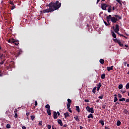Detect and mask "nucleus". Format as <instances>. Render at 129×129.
I'll return each mask as SVG.
<instances>
[{"label": "nucleus", "mask_w": 129, "mask_h": 129, "mask_svg": "<svg viewBox=\"0 0 129 129\" xmlns=\"http://www.w3.org/2000/svg\"><path fill=\"white\" fill-rule=\"evenodd\" d=\"M49 7V9H46L42 11L43 14H46V13H52L54 11H56L58 9L61 8V3L59 1H56L55 2H51L47 6Z\"/></svg>", "instance_id": "1"}, {"label": "nucleus", "mask_w": 129, "mask_h": 129, "mask_svg": "<svg viewBox=\"0 0 129 129\" xmlns=\"http://www.w3.org/2000/svg\"><path fill=\"white\" fill-rule=\"evenodd\" d=\"M109 5L103 3L101 4V8L103 11H107L106 8L109 7Z\"/></svg>", "instance_id": "2"}, {"label": "nucleus", "mask_w": 129, "mask_h": 129, "mask_svg": "<svg viewBox=\"0 0 129 129\" xmlns=\"http://www.w3.org/2000/svg\"><path fill=\"white\" fill-rule=\"evenodd\" d=\"M86 109L88 111V112H91V113H94V110H93V107L90 108V106H88L86 107Z\"/></svg>", "instance_id": "3"}, {"label": "nucleus", "mask_w": 129, "mask_h": 129, "mask_svg": "<svg viewBox=\"0 0 129 129\" xmlns=\"http://www.w3.org/2000/svg\"><path fill=\"white\" fill-rule=\"evenodd\" d=\"M113 29L115 33H116L117 34V33H118V31H119V26L118 25V24H116L115 28L114 27V26H113Z\"/></svg>", "instance_id": "4"}, {"label": "nucleus", "mask_w": 129, "mask_h": 129, "mask_svg": "<svg viewBox=\"0 0 129 129\" xmlns=\"http://www.w3.org/2000/svg\"><path fill=\"white\" fill-rule=\"evenodd\" d=\"M112 18V17L111 16V15H109L106 17V20H107V23H109V22L111 21Z\"/></svg>", "instance_id": "5"}, {"label": "nucleus", "mask_w": 129, "mask_h": 129, "mask_svg": "<svg viewBox=\"0 0 129 129\" xmlns=\"http://www.w3.org/2000/svg\"><path fill=\"white\" fill-rule=\"evenodd\" d=\"M12 44H14V45H16V46H19V45H20V43H19V41L15 40V39H13Z\"/></svg>", "instance_id": "6"}, {"label": "nucleus", "mask_w": 129, "mask_h": 129, "mask_svg": "<svg viewBox=\"0 0 129 129\" xmlns=\"http://www.w3.org/2000/svg\"><path fill=\"white\" fill-rule=\"evenodd\" d=\"M111 21L112 23H113L114 24L116 23V22H117L118 20L117 19H116L115 17H112Z\"/></svg>", "instance_id": "7"}, {"label": "nucleus", "mask_w": 129, "mask_h": 129, "mask_svg": "<svg viewBox=\"0 0 129 129\" xmlns=\"http://www.w3.org/2000/svg\"><path fill=\"white\" fill-rule=\"evenodd\" d=\"M53 118L54 119L58 118V116L57 115V112L56 111H53Z\"/></svg>", "instance_id": "8"}, {"label": "nucleus", "mask_w": 129, "mask_h": 129, "mask_svg": "<svg viewBox=\"0 0 129 129\" xmlns=\"http://www.w3.org/2000/svg\"><path fill=\"white\" fill-rule=\"evenodd\" d=\"M57 122L58 124H60V126H63V122H62V120L60 119H57Z\"/></svg>", "instance_id": "9"}, {"label": "nucleus", "mask_w": 129, "mask_h": 129, "mask_svg": "<svg viewBox=\"0 0 129 129\" xmlns=\"http://www.w3.org/2000/svg\"><path fill=\"white\" fill-rule=\"evenodd\" d=\"M63 115L64 116V118H67V117H69L70 116V115H69V112H66L63 114Z\"/></svg>", "instance_id": "10"}, {"label": "nucleus", "mask_w": 129, "mask_h": 129, "mask_svg": "<svg viewBox=\"0 0 129 129\" xmlns=\"http://www.w3.org/2000/svg\"><path fill=\"white\" fill-rule=\"evenodd\" d=\"M107 70L108 72L110 71V70H113V66L107 67Z\"/></svg>", "instance_id": "11"}, {"label": "nucleus", "mask_w": 129, "mask_h": 129, "mask_svg": "<svg viewBox=\"0 0 129 129\" xmlns=\"http://www.w3.org/2000/svg\"><path fill=\"white\" fill-rule=\"evenodd\" d=\"M102 84H101V83H99V84L98 85H97V91H99V89H100V88L102 86Z\"/></svg>", "instance_id": "12"}, {"label": "nucleus", "mask_w": 129, "mask_h": 129, "mask_svg": "<svg viewBox=\"0 0 129 129\" xmlns=\"http://www.w3.org/2000/svg\"><path fill=\"white\" fill-rule=\"evenodd\" d=\"M114 17H115V18L116 19H117V20H118H118H121V16H119L118 15H114Z\"/></svg>", "instance_id": "13"}, {"label": "nucleus", "mask_w": 129, "mask_h": 129, "mask_svg": "<svg viewBox=\"0 0 129 129\" xmlns=\"http://www.w3.org/2000/svg\"><path fill=\"white\" fill-rule=\"evenodd\" d=\"M22 53H23V51L22 50V49L18 50V52H17V56H20V55H21Z\"/></svg>", "instance_id": "14"}, {"label": "nucleus", "mask_w": 129, "mask_h": 129, "mask_svg": "<svg viewBox=\"0 0 129 129\" xmlns=\"http://www.w3.org/2000/svg\"><path fill=\"white\" fill-rule=\"evenodd\" d=\"M113 41H114L115 43H117V44H118V42L120 41V40L117 39V38H115V39H113Z\"/></svg>", "instance_id": "15"}, {"label": "nucleus", "mask_w": 129, "mask_h": 129, "mask_svg": "<svg viewBox=\"0 0 129 129\" xmlns=\"http://www.w3.org/2000/svg\"><path fill=\"white\" fill-rule=\"evenodd\" d=\"M108 13H111V6L110 5H109L108 6Z\"/></svg>", "instance_id": "16"}, {"label": "nucleus", "mask_w": 129, "mask_h": 129, "mask_svg": "<svg viewBox=\"0 0 129 129\" xmlns=\"http://www.w3.org/2000/svg\"><path fill=\"white\" fill-rule=\"evenodd\" d=\"M111 35H112L113 38H114V39H115V38H116V35L115 34L114 32H113V31L111 32Z\"/></svg>", "instance_id": "17"}, {"label": "nucleus", "mask_w": 129, "mask_h": 129, "mask_svg": "<svg viewBox=\"0 0 129 129\" xmlns=\"http://www.w3.org/2000/svg\"><path fill=\"white\" fill-rule=\"evenodd\" d=\"M75 118V120H76V121H80V120H79V117H78V116L76 115L74 117Z\"/></svg>", "instance_id": "18"}, {"label": "nucleus", "mask_w": 129, "mask_h": 129, "mask_svg": "<svg viewBox=\"0 0 129 129\" xmlns=\"http://www.w3.org/2000/svg\"><path fill=\"white\" fill-rule=\"evenodd\" d=\"M46 112L48 115L51 116V110L50 109H47Z\"/></svg>", "instance_id": "19"}, {"label": "nucleus", "mask_w": 129, "mask_h": 129, "mask_svg": "<svg viewBox=\"0 0 129 129\" xmlns=\"http://www.w3.org/2000/svg\"><path fill=\"white\" fill-rule=\"evenodd\" d=\"M121 124V122H120L119 120H118L117 121L116 125L117 126H119V125H120Z\"/></svg>", "instance_id": "20"}, {"label": "nucleus", "mask_w": 129, "mask_h": 129, "mask_svg": "<svg viewBox=\"0 0 129 129\" xmlns=\"http://www.w3.org/2000/svg\"><path fill=\"white\" fill-rule=\"evenodd\" d=\"M96 88H97V87H95L93 90H92V92L94 94H95L96 92Z\"/></svg>", "instance_id": "21"}, {"label": "nucleus", "mask_w": 129, "mask_h": 129, "mask_svg": "<svg viewBox=\"0 0 129 129\" xmlns=\"http://www.w3.org/2000/svg\"><path fill=\"white\" fill-rule=\"evenodd\" d=\"M100 63H101V64H104V59L101 58L99 60Z\"/></svg>", "instance_id": "22"}, {"label": "nucleus", "mask_w": 129, "mask_h": 129, "mask_svg": "<svg viewBox=\"0 0 129 129\" xmlns=\"http://www.w3.org/2000/svg\"><path fill=\"white\" fill-rule=\"evenodd\" d=\"M76 108L78 112H80V108H79V106H76Z\"/></svg>", "instance_id": "23"}, {"label": "nucleus", "mask_w": 129, "mask_h": 129, "mask_svg": "<svg viewBox=\"0 0 129 129\" xmlns=\"http://www.w3.org/2000/svg\"><path fill=\"white\" fill-rule=\"evenodd\" d=\"M101 78L102 79H105V74H102L101 76Z\"/></svg>", "instance_id": "24"}, {"label": "nucleus", "mask_w": 129, "mask_h": 129, "mask_svg": "<svg viewBox=\"0 0 129 129\" xmlns=\"http://www.w3.org/2000/svg\"><path fill=\"white\" fill-rule=\"evenodd\" d=\"M45 108L47 110V109H50V105L49 104H46L45 106Z\"/></svg>", "instance_id": "25"}, {"label": "nucleus", "mask_w": 129, "mask_h": 129, "mask_svg": "<svg viewBox=\"0 0 129 129\" xmlns=\"http://www.w3.org/2000/svg\"><path fill=\"white\" fill-rule=\"evenodd\" d=\"M93 118V115L92 114H90L88 116V118Z\"/></svg>", "instance_id": "26"}, {"label": "nucleus", "mask_w": 129, "mask_h": 129, "mask_svg": "<svg viewBox=\"0 0 129 129\" xmlns=\"http://www.w3.org/2000/svg\"><path fill=\"white\" fill-rule=\"evenodd\" d=\"M13 41H14V39H10L8 40V43H11V44H13Z\"/></svg>", "instance_id": "27"}, {"label": "nucleus", "mask_w": 129, "mask_h": 129, "mask_svg": "<svg viewBox=\"0 0 129 129\" xmlns=\"http://www.w3.org/2000/svg\"><path fill=\"white\" fill-rule=\"evenodd\" d=\"M99 123H101L102 125H104V121L103 120H100Z\"/></svg>", "instance_id": "28"}, {"label": "nucleus", "mask_w": 129, "mask_h": 129, "mask_svg": "<svg viewBox=\"0 0 129 129\" xmlns=\"http://www.w3.org/2000/svg\"><path fill=\"white\" fill-rule=\"evenodd\" d=\"M43 124V121H40L39 123H38V125H40V126H42Z\"/></svg>", "instance_id": "29"}, {"label": "nucleus", "mask_w": 129, "mask_h": 129, "mask_svg": "<svg viewBox=\"0 0 129 129\" xmlns=\"http://www.w3.org/2000/svg\"><path fill=\"white\" fill-rule=\"evenodd\" d=\"M118 100V99H117V97H114V102H116Z\"/></svg>", "instance_id": "30"}, {"label": "nucleus", "mask_w": 129, "mask_h": 129, "mask_svg": "<svg viewBox=\"0 0 129 129\" xmlns=\"http://www.w3.org/2000/svg\"><path fill=\"white\" fill-rule=\"evenodd\" d=\"M122 87H123V86H122V84L119 85V86H118V89H121L122 88Z\"/></svg>", "instance_id": "31"}, {"label": "nucleus", "mask_w": 129, "mask_h": 129, "mask_svg": "<svg viewBox=\"0 0 129 129\" xmlns=\"http://www.w3.org/2000/svg\"><path fill=\"white\" fill-rule=\"evenodd\" d=\"M118 45L120 46V47H123V44L122 43H121V42H120V41L118 43Z\"/></svg>", "instance_id": "32"}, {"label": "nucleus", "mask_w": 129, "mask_h": 129, "mask_svg": "<svg viewBox=\"0 0 129 129\" xmlns=\"http://www.w3.org/2000/svg\"><path fill=\"white\" fill-rule=\"evenodd\" d=\"M126 89H129V83H127V84L125 86Z\"/></svg>", "instance_id": "33"}, {"label": "nucleus", "mask_w": 129, "mask_h": 129, "mask_svg": "<svg viewBox=\"0 0 129 129\" xmlns=\"http://www.w3.org/2000/svg\"><path fill=\"white\" fill-rule=\"evenodd\" d=\"M72 100L70 99H68V103L71 104Z\"/></svg>", "instance_id": "34"}, {"label": "nucleus", "mask_w": 129, "mask_h": 129, "mask_svg": "<svg viewBox=\"0 0 129 129\" xmlns=\"http://www.w3.org/2000/svg\"><path fill=\"white\" fill-rule=\"evenodd\" d=\"M7 128H11V124H7L6 125Z\"/></svg>", "instance_id": "35"}, {"label": "nucleus", "mask_w": 129, "mask_h": 129, "mask_svg": "<svg viewBox=\"0 0 129 129\" xmlns=\"http://www.w3.org/2000/svg\"><path fill=\"white\" fill-rule=\"evenodd\" d=\"M35 116L34 115H31V120H35Z\"/></svg>", "instance_id": "36"}, {"label": "nucleus", "mask_w": 129, "mask_h": 129, "mask_svg": "<svg viewBox=\"0 0 129 129\" xmlns=\"http://www.w3.org/2000/svg\"><path fill=\"white\" fill-rule=\"evenodd\" d=\"M124 100H125V98H122L119 99V101H124Z\"/></svg>", "instance_id": "37"}, {"label": "nucleus", "mask_w": 129, "mask_h": 129, "mask_svg": "<svg viewBox=\"0 0 129 129\" xmlns=\"http://www.w3.org/2000/svg\"><path fill=\"white\" fill-rule=\"evenodd\" d=\"M117 34L118 35H119V36H120V37H124V35L121 34L119 33V32H117Z\"/></svg>", "instance_id": "38"}, {"label": "nucleus", "mask_w": 129, "mask_h": 129, "mask_svg": "<svg viewBox=\"0 0 129 129\" xmlns=\"http://www.w3.org/2000/svg\"><path fill=\"white\" fill-rule=\"evenodd\" d=\"M71 105V104H69V103H68L67 105V109L70 108Z\"/></svg>", "instance_id": "39"}, {"label": "nucleus", "mask_w": 129, "mask_h": 129, "mask_svg": "<svg viewBox=\"0 0 129 129\" xmlns=\"http://www.w3.org/2000/svg\"><path fill=\"white\" fill-rule=\"evenodd\" d=\"M116 2H117V3H118V4H119V5H120L121 6V5H122L121 4V1H120V0H116Z\"/></svg>", "instance_id": "40"}, {"label": "nucleus", "mask_w": 129, "mask_h": 129, "mask_svg": "<svg viewBox=\"0 0 129 129\" xmlns=\"http://www.w3.org/2000/svg\"><path fill=\"white\" fill-rule=\"evenodd\" d=\"M98 98H99L100 99H102L103 98V95L99 96Z\"/></svg>", "instance_id": "41"}, {"label": "nucleus", "mask_w": 129, "mask_h": 129, "mask_svg": "<svg viewBox=\"0 0 129 129\" xmlns=\"http://www.w3.org/2000/svg\"><path fill=\"white\" fill-rule=\"evenodd\" d=\"M51 127H52V126H51V125L48 124V125H47V128H48V129H51Z\"/></svg>", "instance_id": "42"}, {"label": "nucleus", "mask_w": 129, "mask_h": 129, "mask_svg": "<svg viewBox=\"0 0 129 129\" xmlns=\"http://www.w3.org/2000/svg\"><path fill=\"white\" fill-rule=\"evenodd\" d=\"M14 117H15V118H17V117H18V113H15V115H14Z\"/></svg>", "instance_id": "43"}, {"label": "nucleus", "mask_w": 129, "mask_h": 129, "mask_svg": "<svg viewBox=\"0 0 129 129\" xmlns=\"http://www.w3.org/2000/svg\"><path fill=\"white\" fill-rule=\"evenodd\" d=\"M10 4L12 6H14L15 4H14V2L13 1H11L10 2Z\"/></svg>", "instance_id": "44"}, {"label": "nucleus", "mask_w": 129, "mask_h": 129, "mask_svg": "<svg viewBox=\"0 0 129 129\" xmlns=\"http://www.w3.org/2000/svg\"><path fill=\"white\" fill-rule=\"evenodd\" d=\"M118 96L119 98H121V97H122V96H121V94H118Z\"/></svg>", "instance_id": "45"}, {"label": "nucleus", "mask_w": 129, "mask_h": 129, "mask_svg": "<svg viewBox=\"0 0 129 129\" xmlns=\"http://www.w3.org/2000/svg\"><path fill=\"white\" fill-rule=\"evenodd\" d=\"M106 106V105H103L102 106V108H103V109H105Z\"/></svg>", "instance_id": "46"}, {"label": "nucleus", "mask_w": 129, "mask_h": 129, "mask_svg": "<svg viewBox=\"0 0 129 129\" xmlns=\"http://www.w3.org/2000/svg\"><path fill=\"white\" fill-rule=\"evenodd\" d=\"M4 57H5V55H4V54H0V58H4Z\"/></svg>", "instance_id": "47"}, {"label": "nucleus", "mask_w": 129, "mask_h": 129, "mask_svg": "<svg viewBox=\"0 0 129 129\" xmlns=\"http://www.w3.org/2000/svg\"><path fill=\"white\" fill-rule=\"evenodd\" d=\"M16 6H14V5H13L12 7L11 8V10H14L15 9V8Z\"/></svg>", "instance_id": "48"}, {"label": "nucleus", "mask_w": 129, "mask_h": 129, "mask_svg": "<svg viewBox=\"0 0 129 129\" xmlns=\"http://www.w3.org/2000/svg\"><path fill=\"white\" fill-rule=\"evenodd\" d=\"M124 113H125V114H127V110H126V109H125L124 110Z\"/></svg>", "instance_id": "49"}, {"label": "nucleus", "mask_w": 129, "mask_h": 129, "mask_svg": "<svg viewBox=\"0 0 129 129\" xmlns=\"http://www.w3.org/2000/svg\"><path fill=\"white\" fill-rule=\"evenodd\" d=\"M35 106H37V105H38V102H37V101H35Z\"/></svg>", "instance_id": "50"}, {"label": "nucleus", "mask_w": 129, "mask_h": 129, "mask_svg": "<svg viewBox=\"0 0 129 129\" xmlns=\"http://www.w3.org/2000/svg\"><path fill=\"white\" fill-rule=\"evenodd\" d=\"M69 110V111L71 113H72V110H71L70 109V108H69V109H68Z\"/></svg>", "instance_id": "51"}, {"label": "nucleus", "mask_w": 129, "mask_h": 129, "mask_svg": "<svg viewBox=\"0 0 129 129\" xmlns=\"http://www.w3.org/2000/svg\"><path fill=\"white\" fill-rule=\"evenodd\" d=\"M30 113H31V112H28L26 113L27 116H29Z\"/></svg>", "instance_id": "52"}, {"label": "nucleus", "mask_w": 129, "mask_h": 129, "mask_svg": "<svg viewBox=\"0 0 129 129\" xmlns=\"http://www.w3.org/2000/svg\"><path fill=\"white\" fill-rule=\"evenodd\" d=\"M85 102H89V100H88V99H85Z\"/></svg>", "instance_id": "53"}, {"label": "nucleus", "mask_w": 129, "mask_h": 129, "mask_svg": "<svg viewBox=\"0 0 129 129\" xmlns=\"http://www.w3.org/2000/svg\"><path fill=\"white\" fill-rule=\"evenodd\" d=\"M56 113H57L58 116H60V112H59V111H57V112H56Z\"/></svg>", "instance_id": "54"}, {"label": "nucleus", "mask_w": 129, "mask_h": 129, "mask_svg": "<svg viewBox=\"0 0 129 129\" xmlns=\"http://www.w3.org/2000/svg\"><path fill=\"white\" fill-rule=\"evenodd\" d=\"M22 129H27V128L26 127V126H22Z\"/></svg>", "instance_id": "55"}, {"label": "nucleus", "mask_w": 129, "mask_h": 129, "mask_svg": "<svg viewBox=\"0 0 129 129\" xmlns=\"http://www.w3.org/2000/svg\"><path fill=\"white\" fill-rule=\"evenodd\" d=\"M104 23L105 24V25H106V26H108V24H107V23L105 21H104Z\"/></svg>", "instance_id": "56"}, {"label": "nucleus", "mask_w": 129, "mask_h": 129, "mask_svg": "<svg viewBox=\"0 0 129 129\" xmlns=\"http://www.w3.org/2000/svg\"><path fill=\"white\" fill-rule=\"evenodd\" d=\"M125 102H126V103L129 102V98H128V99H126V100H125Z\"/></svg>", "instance_id": "57"}, {"label": "nucleus", "mask_w": 129, "mask_h": 129, "mask_svg": "<svg viewBox=\"0 0 129 129\" xmlns=\"http://www.w3.org/2000/svg\"><path fill=\"white\" fill-rule=\"evenodd\" d=\"M14 112H15V113H17V112H18V110H17V109H16L15 110V111H14Z\"/></svg>", "instance_id": "58"}, {"label": "nucleus", "mask_w": 129, "mask_h": 129, "mask_svg": "<svg viewBox=\"0 0 129 129\" xmlns=\"http://www.w3.org/2000/svg\"><path fill=\"white\" fill-rule=\"evenodd\" d=\"M121 92H122V94H124V93L126 92L125 91H121Z\"/></svg>", "instance_id": "59"}, {"label": "nucleus", "mask_w": 129, "mask_h": 129, "mask_svg": "<svg viewBox=\"0 0 129 129\" xmlns=\"http://www.w3.org/2000/svg\"><path fill=\"white\" fill-rule=\"evenodd\" d=\"M127 63L126 62H124V66H126V64H127Z\"/></svg>", "instance_id": "60"}, {"label": "nucleus", "mask_w": 129, "mask_h": 129, "mask_svg": "<svg viewBox=\"0 0 129 129\" xmlns=\"http://www.w3.org/2000/svg\"><path fill=\"white\" fill-rule=\"evenodd\" d=\"M63 126V127H66L67 126V124H64Z\"/></svg>", "instance_id": "61"}, {"label": "nucleus", "mask_w": 129, "mask_h": 129, "mask_svg": "<svg viewBox=\"0 0 129 129\" xmlns=\"http://www.w3.org/2000/svg\"><path fill=\"white\" fill-rule=\"evenodd\" d=\"M52 129H57L56 128H54V125H53L52 126Z\"/></svg>", "instance_id": "62"}, {"label": "nucleus", "mask_w": 129, "mask_h": 129, "mask_svg": "<svg viewBox=\"0 0 129 129\" xmlns=\"http://www.w3.org/2000/svg\"><path fill=\"white\" fill-rule=\"evenodd\" d=\"M83 127H82V126H80V129H83Z\"/></svg>", "instance_id": "63"}, {"label": "nucleus", "mask_w": 129, "mask_h": 129, "mask_svg": "<svg viewBox=\"0 0 129 129\" xmlns=\"http://www.w3.org/2000/svg\"><path fill=\"white\" fill-rule=\"evenodd\" d=\"M105 129H109V128H108V127H107V126H105Z\"/></svg>", "instance_id": "64"}]
</instances>
